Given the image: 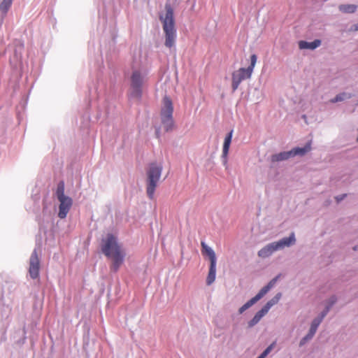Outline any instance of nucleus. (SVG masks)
<instances>
[{
    "label": "nucleus",
    "mask_w": 358,
    "mask_h": 358,
    "mask_svg": "<svg viewBox=\"0 0 358 358\" xmlns=\"http://www.w3.org/2000/svg\"><path fill=\"white\" fill-rule=\"evenodd\" d=\"M101 250L107 257L112 260L110 269L114 272L117 271L124 262L125 253L114 235L108 234L106 238L102 240Z\"/></svg>",
    "instance_id": "f257e3e1"
},
{
    "label": "nucleus",
    "mask_w": 358,
    "mask_h": 358,
    "mask_svg": "<svg viewBox=\"0 0 358 358\" xmlns=\"http://www.w3.org/2000/svg\"><path fill=\"white\" fill-rule=\"evenodd\" d=\"M165 16H160L163 24V30L165 34V45L171 48L175 45L176 31L173 19V10L170 5H166Z\"/></svg>",
    "instance_id": "f03ea898"
},
{
    "label": "nucleus",
    "mask_w": 358,
    "mask_h": 358,
    "mask_svg": "<svg viewBox=\"0 0 358 358\" xmlns=\"http://www.w3.org/2000/svg\"><path fill=\"white\" fill-rule=\"evenodd\" d=\"M162 171V166L157 165L156 163L150 164L149 169L147 171V187L146 192L148 196L150 199H153L155 191L159 181Z\"/></svg>",
    "instance_id": "7ed1b4c3"
},
{
    "label": "nucleus",
    "mask_w": 358,
    "mask_h": 358,
    "mask_svg": "<svg viewBox=\"0 0 358 358\" xmlns=\"http://www.w3.org/2000/svg\"><path fill=\"white\" fill-rule=\"evenodd\" d=\"M257 55L255 54L252 55L250 56V65L248 68H240L232 73L231 87L233 91L238 89L239 85L243 80L250 78L257 63Z\"/></svg>",
    "instance_id": "20e7f679"
},
{
    "label": "nucleus",
    "mask_w": 358,
    "mask_h": 358,
    "mask_svg": "<svg viewBox=\"0 0 358 358\" xmlns=\"http://www.w3.org/2000/svg\"><path fill=\"white\" fill-rule=\"evenodd\" d=\"M173 112V107L172 101L169 97L165 96L163 99V107L161 110V117L162 122L166 131L172 130L174 127Z\"/></svg>",
    "instance_id": "39448f33"
},
{
    "label": "nucleus",
    "mask_w": 358,
    "mask_h": 358,
    "mask_svg": "<svg viewBox=\"0 0 358 358\" xmlns=\"http://www.w3.org/2000/svg\"><path fill=\"white\" fill-rule=\"evenodd\" d=\"M201 252L203 255H207L210 260V268L206 278L208 285H211L215 280L216 274V256L213 249L208 247L204 242H201Z\"/></svg>",
    "instance_id": "423d86ee"
},
{
    "label": "nucleus",
    "mask_w": 358,
    "mask_h": 358,
    "mask_svg": "<svg viewBox=\"0 0 358 358\" xmlns=\"http://www.w3.org/2000/svg\"><path fill=\"white\" fill-rule=\"evenodd\" d=\"M144 76L138 70L133 71L131 76V96L138 99L141 97L144 83Z\"/></svg>",
    "instance_id": "0eeeda50"
},
{
    "label": "nucleus",
    "mask_w": 358,
    "mask_h": 358,
    "mask_svg": "<svg viewBox=\"0 0 358 358\" xmlns=\"http://www.w3.org/2000/svg\"><path fill=\"white\" fill-rule=\"evenodd\" d=\"M40 260L36 250H34L29 259V273L31 278L36 279L39 275Z\"/></svg>",
    "instance_id": "6e6552de"
},
{
    "label": "nucleus",
    "mask_w": 358,
    "mask_h": 358,
    "mask_svg": "<svg viewBox=\"0 0 358 358\" xmlns=\"http://www.w3.org/2000/svg\"><path fill=\"white\" fill-rule=\"evenodd\" d=\"M59 201L58 217L64 219L70 210L73 201L69 196L58 199Z\"/></svg>",
    "instance_id": "1a4fd4ad"
},
{
    "label": "nucleus",
    "mask_w": 358,
    "mask_h": 358,
    "mask_svg": "<svg viewBox=\"0 0 358 358\" xmlns=\"http://www.w3.org/2000/svg\"><path fill=\"white\" fill-rule=\"evenodd\" d=\"M296 242L294 233L292 232L289 237L283 238L277 242H273L276 250L289 247Z\"/></svg>",
    "instance_id": "9d476101"
},
{
    "label": "nucleus",
    "mask_w": 358,
    "mask_h": 358,
    "mask_svg": "<svg viewBox=\"0 0 358 358\" xmlns=\"http://www.w3.org/2000/svg\"><path fill=\"white\" fill-rule=\"evenodd\" d=\"M329 310V308H327L326 310H324L322 313V315L320 317H318V318H315V320H313V321L312 322V324H311V326H310V330H309V332H308V338H312L313 336L315 335L316 331H317V329L318 327V326L320 325V324L321 323L322 319L324 318V317L326 315L327 313L328 312Z\"/></svg>",
    "instance_id": "9b49d317"
},
{
    "label": "nucleus",
    "mask_w": 358,
    "mask_h": 358,
    "mask_svg": "<svg viewBox=\"0 0 358 358\" xmlns=\"http://www.w3.org/2000/svg\"><path fill=\"white\" fill-rule=\"evenodd\" d=\"M278 276L272 279L267 285L264 286L262 289L259 292V293L254 296L255 299L258 301L260 300L275 284L278 280Z\"/></svg>",
    "instance_id": "f8f14e48"
},
{
    "label": "nucleus",
    "mask_w": 358,
    "mask_h": 358,
    "mask_svg": "<svg viewBox=\"0 0 358 358\" xmlns=\"http://www.w3.org/2000/svg\"><path fill=\"white\" fill-rule=\"evenodd\" d=\"M321 45V41L319 39H316L313 42H307L305 41H300L299 42V48L301 50L303 49H310L314 50L319 47Z\"/></svg>",
    "instance_id": "ddd939ff"
},
{
    "label": "nucleus",
    "mask_w": 358,
    "mask_h": 358,
    "mask_svg": "<svg viewBox=\"0 0 358 358\" xmlns=\"http://www.w3.org/2000/svg\"><path fill=\"white\" fill-rule=\"evenodd\" d=\"M13 0H0V21L2 22L10 7L12 5Z\"/></svg>",
    "instance_id": "4468645a"
},
{
    "label": "nucleus",
    "mask_w": 358,
    "mask_h": 358,
    "mask_svg": "<svg viewBox=\"0 0 358 358\" xmlns=\"http://www.w3.org/2000/svg\"><path fill=\"white\" fill-rule=\"evenodd\" d=\"M276 251L273 243L266 245L258 252V256L262 258H266L271 255V254Z\"/></svg>",
    "instance_id": "2eb2a0df"
},
{
    "label": "nucleus",
    "mask_w": 358,
    "mask_h": 358,
    "mask_svg": "<svg viewBox=\"0 0 358 358\" xmlns=\"http://www.w3.org/2000/svg\"><path fill=\"white\" fill-rule=\"evenodd\" d=\"M311 150V142H308L303 148H294L290 150L291 156L304 155Z\"/></svg>",
    "instance_id": "dca6fc26"
},
{
    "label": "nucleus",
    "mask_w": 358,
    "mask_h": 358,
    "mask_svg": "<svg viewBox=\"0 0 358 358\" xmlns=\"http://www.w3.org/2000/svg\"><path fill=\"white\" fill-rule=\"evenodd\" d=\"M233 131H231L225 137L224 144H223V150H222V157L225 159L229 153V150L230 147V144L231 142Z\"/></svg>",
    "instance_id": "f3484780"
},
{
    "label": "nucleus",
    "mask_w": 358,
    "mask_h": 358,
    "mask_svg": "<svg viewBox=\"0 0 358 358\" xmlns=\"http://www.w3.org/2000/svg\"><path fill=\"white\" fill-rule=\"evenodd\" d=\"M268 312L266 310V309H264L262 308L260 310H259L254 317L249 322V326L252 327L257 324L259 320L264 317Z\"/></svg>",
    "instance_id": "a211bd4d"
},
{
    "label": "nucleus",
    "mask_w": 358,
    "mask_h": 358,
    "mask_svg": "<svg viewBox=\"0 0 358 358\" xmlns=\"http://www.w3.org/2000/svg\"><path fill=\"white\" fill-rule=\"evenodd\" d=\"M292 157L290 150L287 152H282L278 154L273 155L271 157V159L273 162H279L287 159Z\"/></svg>",
    "instance_id": "6ab92c4d"
},
{
    "label": "nucleus",
    "mask_w": 358,
    "mask_h": 358,
    "mask_svg": "<svg viewBox=\"0 0 358 358\" xmlns=\"http://www.w3.org/2000/svg\"><path fill=\"white\" fill-rule=\"evenodd\" d=\"M281 298V294L278 293L274 297H273L271 300H269L266 305L263 307L264 309H266L267 312H268L269 309L274 306L275 304L278 303L279 300Z\"/></svg>",
    "instance_id": "aec40b11"
},
{
    "label": "nucleus",
    "mask_w": 358,
    "mask_h": 358,
    "mask_svg": "<svg viewBox=\"0 0 358 358\" xmlns=\"http://www.w3.org/2000/svg\"><path fill=\"white\" fill-rule=\"evenodd\" d=\"M357 9V6L353 4H342L339 6V10L343 13H352Z\"/></svg>",
    "instance_id": "412c9836"
},
{
    "label": "nucleus",
    "mask_w": 358,
    "mask_h": 358,
    "mask_svg": "<svg viewBox=\"0 0 358 358\" xmlns=\"http://www.w3.org/2000/svg\"><path fill=\"white\" fill-rule=\"evenodd\" d=\"M56 194H57V197L58 199L67 196L64 194V182L62 181L58 184Z\"/></svg>",
    "instance_id": "4be33fe9"
},
{
    "label": "nucleus",
    "mask_w": 358,
    "mask_h": 358,
    "mask_svg": "<svg viewBox=\"0 0 358 358\" xmlns=\"http://www.w3.org/2000/svg\"><path fill=\"white\" fill-rule=\"evenodd\" d=\"M350 97H351V94H346V93L343 92V93H341V94L336 95L330 101L331 103H336V102H338V101H342L345 99L350 98Z\"/></svg>",
    "instance_id": "5701e85b"
},
{
    "label": "nucleus",
    "mask_w": 358,
    "mask_h": 358,
    "mask_svg": "<svg viewBox=\"0 0 358 358\" xmlns=\"http://www.w3.org/2000/svg\"><path fill=\"white\" fill-rule=\"evenodd\" d=\"M256 302H257L255 298H252L250 300H249L247 303H245L243 306H242L239 310L238 313L240 314H242L245 310H246L248 308L251 307L252 305H254Z\"/></svg>",
    "instance_id": "b1692460"
},
{
    "label": "nucleus",
    "mask_w": 358,
    "mask_h": 358,
    "mask_svg": "<svg viewBox=\"0 0 358 358\" xmlns=\"http://www.w3.org/2000/svg\"><path fill=\"white\" fill-rule=\"evenodd\" d=\"M256 302H257L255 298H252L250 300H249L247 303H245L243 306H242L239 310L238 313L240 314H242L245 310H246L248 308L251 307L252 305H254Z\"/></svg>",
    "instance_id": "393cba45"
},
{
    "label": "nucleus",
    "mask_w": 358,
    "mask_h": 358,
    "mask_svg": "<svg viewBox=\"0 0 358 358\" xmlns=\"http://www.w3.org/2000/svg\"><path fill=\"white\" fill-rule=\"evenodd\" d=\"M275 345V343H271L269 346H268L266 350L257 357V358H265L273 350Z\"/></svg>",
    "instance_id": "a878e982"
},
{
    "label": "nucleus",
    "mask_w": 358,
    "mask_h": 358,
    "mask_svg": "<svg viewBox=\"0 0 358 358\" xmlns=\"http://www.w3.org/2000/svg\"><path fill=\"white\" fill-rule=\"evenodd\" d=\"M310 338H308V334L301 339V341H300V345H303L306 343V342L308 340H310Z\"/></svg>",
    "instance_id": "bb28decb"
},
{
    "label": "nucleus",
    "mask_w": 358,
    "mask_h": 358,
    "mask_svg": "<svg viewBox=\"0 0 358 358\" xmlns=\"http://www.w3.org/2000/svg\"><path fill=\"white\" fill-rule=\"evenodd\" d=\"M345 196V194L343 195V196H341V197L337 196V197H336V200H337L338 201H341V200H342Z\"/></svg>",
    "instance_id": "cd10ccee"
},
{
    "label": "nucleus",
    "mask_w": 358,
    "mask_h": 358,
    "mask_svg": "<svg viewBox=\"0 0 358 358\" xmlns=\"http://www.w3.org/2000/svg\"><path fill=\"white\" fill-rule=\"evenodd\" d=\"M353 250H354L355 251L358 250V245H355V246L353 248Z\"/></svg>",
    "instance_id": "c85d7f7f"
},
{
    "label": "nucleus",
    "mask_w": 358,
    "mask_h": 358,
    "mask_svg": "<svg viewBox=\"0 0 358 358\" xmlns=\"http://www.w3.org/2000/svg\"><path fill=\"white\" fill-rule=\"evenodd\" d=\"M335 299H334V300L332 301L331 303L333 304L334 302H335Z\"/></svg>",
    "instance_id": "c756f323"
},
{
    "label": "nucleus",
    "mask_w": 358,
    "mask_h": 358,
    "mask_svg": "<svg viewBox=\"0 0 358 358\" xmlns=\"http://www.w3.org/2000/svg\"><path fill=\"white\" fill-rule=\"evenodd\" d=\"M357 141H358V138H357Z\"/></svg>",
    "instance_id": "7c9ffc66"
}]
</instances>
